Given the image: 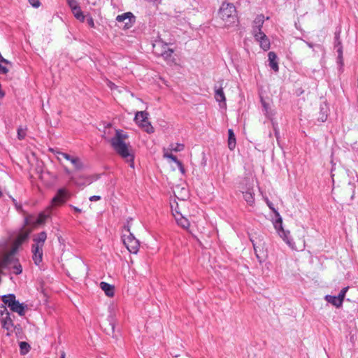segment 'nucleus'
<instances>
[{
	"label": "nucleus",
	"instance_id": "35",
	"mask_svg": "<svg viewBox=\"0 0 358 358\" xmlns=\"http://www.w3.org/2000/svg\"><path fill=\"white\" fill-rule=\"evenodd\" d=\"M20 347L21 350V354L24 355L28 352L29 349V345L26 342H20Z\"/></svg>",
	"mask_w": 358,
	"mask_h": 358
},
{
	"label": "nucleus",
	"instance_id": "41",
	"mask_svg": "<svg viewBox=\"0 0 358 358\" xmlns=\"http://www.w3.org/2000/svg\"><path fill=\"white\" fill-rule=\"evenodd\" d=\"M67 3L71 8V9H73V8H76L78 6V4L76 0H67Z\"/></svg>",
	"mask_w": 358,
	"mask_h": 358
},
{
	"label": "nucleus",
	"instance_id": "19",
	"mask_svg": "<svg viewBox=\"0 0 358 358\" xmlns=\"http://www.w3.org/2000/svg\"><path fill=\"white\" fill-rule=\"evenodd\" d=\"M26 307L27 306L23 303H21L19 302V301L15 300V302H13L10 310L13 312L17 313L20 316H23L25 314Z\"/></svg>",
	"mask_w": 358,
	"mask_h": 358
},
{
	"label": "nucleus",
	"instance_id": "6",
	"mask_svg": "<svg viewBox=\"0 0 358 358\" xmlns=\"http://www.w3.org/2000/svg\"><path fill=\"white\" fill-rule=\"evenodd\" d=\"M134 120L136 124L143 128L148 134L155 131L153 127L148 121V113L145 111H138L136 113Z\"/></svg>",
	"mask_w": 358,
	"mask_h": 358
},
{
	"label": "nucleus",
	"instance_id": "50",
	"mask_svg": "<svg viewBox=\"0 0 358 358\" xmlns=\"http://www.w3.org/2000/svg\"><path fill=\"white\" fill-rule=\"evenodd\" d=\"M305 42H306V43L307 44V45H308L309 48H313L314 45H313V43H309V42H307V41H305Z\"/></svg>",
	"mask_w": 358,
	"mask_h": 358
},
{
	"label": "nucleus",
	"instance_id": "34",
	"mask_svg": "<svg viewBox=\"0 0 358 358\" xmlns=\"http://www.w3.org/2000/svg\"><path fill=\"white\" fill-rule=\"evenodd\" d=\"M108 324L110 327V329L107 331L106 329H105V331H106V334L110 335V334H113L114 333V331H115V324H114V320H113V317H109L108 319Z\"/></svg>",
	"mask_w": 358,
	"mask_h": 358
},
{
	"label": "nucleus",
	"instance_id": "32",
	"mask_svg": "<svg viewBox=\"0 0 358 358\" xmlns=\"http://www.w3.org/2000/svg\"><path fill=\"white\" fill-rule=\"evenodd\" d=\"M327 116L328 114L327 110L324 107L321 106L320 115L317 120L321 122H324L327 120Z\"/></svg>",
	"mask_w": 358,
	"mask_h": 358
},
{
	"label": "nucleus",
	"instance_id": "49",
	"mask_svg": "<svg viewBox=\"0 0 358 358\" xmlns=\"http://www.w3.org/2000/svg\"><path fill=\"white\" fill-rule=\"evenodd\" d=\"M173 206V211L174 213H176V211H178V203L176 202H174V203H171V207Z\"/></svg>",
	"mask_w": 358,
	"mask_h": 358
},
{
	"label": "nucleus",
	"instance_id": "10",
	"mask_svg": "<svg viewBox=\"0 0 358 358\" xmlns=\"http://www.w3.org/2000/svg\"><path fill=\"white\" fill-rule=\"evenodd\" d=\"M3 258H8L9 266L3 267V268H8L13 271L15 275H20L22 272V267L18 259H15L10 255H6Z\"/></svg>",
	"mask_w": 358,
	"mask_h": 358
},
{
	"label": "nucleus",
	"instance_id": "28",
	"mask_svg": "<svg viewBox=\"0 0 358 358\" xmlns=\"http://www.w3.org/2000/svg\"><path fill=\"white\" fill-rule=\"evenodd\" d=\"M15 296L13 294L4 295L2 296V301L4 303L5 305L8 306L10 308L12 306L13 302H15Z\"/></svg>",
	"mask_w": 358,
	"mask_h": 358
},
{
	"label": "nucleus",
	"instance_id": "23",
	"mask_svg": "<svg viewBox=\"0 0 358 358\" xmlns=\"http://www.w3.org/2000/svg\"><path fill=\"white\" fill-rule=\"evenodd\" d=\"M29 235V231H22V232L20 233L14 241V245L16 248L21 245L23 243H24L27 240Z\"/></svg>",
	"mask_w": 358,
	"mask_h": 358
},
{
	"label": "nucleus",
	"instance_id": "53",
	"mask_svg": "<svg viewBox=\"0 0 358 358\" xmlns=\"http://www.w3.org/2000/svg\"><path fill=\"white\" fill-rule=\"evenodd\" d=\"M66 354L64 352H62V354H61V358H66Z\"/></svg>",
	"mask_w": 358,
	"mask_h": 358
},
{
	"label": "nucleus",
	"instance_id": "48",
	"mask_svg": "<svg viewBox=\"0 0 358 358\" xmlns=\"http://www.w3.org/2000/svg\"><path fill=\"white\" fill-rule=\"evenodd\" d=\"M108 86L111 89V90H113V89H115L117 87V86L112 82L110 81H108Z\"/></svg>",
	"mask_w": 358,
	"mask_h": 358
},
{
	"label": "nucleus",
	"instance_id": "39",
	"mask_svg": "<svg viewBox=\"0 0 358 358\" xmlns=\"http://www.w3.org/2000/svg\"><path fill=\"white\" fill-rule=\"evenodd\" d=\"M266 203H267L268 206L269 207V208L271 210H272L275 213V216H276L277 218L281 217V216L280 215L279 213L274 208L273 204L272 202H271L268 199H266Z\"/></svg>",
	"mask_w": 358,
	"mask_h": 358
},
{
	"label": "nucleus",
	"instance_id": "52",
	"mask_svg": "<svg viewBox=\"0 0 358 358\" xmlns=\"http://www.w3.org/2000/svg\"><path fill=\"white\" fill-rule=\"evenodd\" d=\"M64 171H65V173H67L68 175H69V174L71 173L70 170H69L68 168H66V167H65V168H64Z\"/></svg>",
	"mask_w": 358,
	"mask_h": 358
},
{
	"label": "nucleus",
	"instance_id": "26",
	"mask_svg": "<svg viewBox=\"0 0 358 358\" xmlns=\"http://www.w3.org/2000/svg\"><path fill=\"white\" fill-rule=\"evenodd\" d=\"M325 299L328 303H331L337 308L341 307L343 304L342 301L337 296L327 295Z\"/></svg>",
	"mask_w": 358,
	"mask_h": 358
},
{
	"label": "nucleus",
	"instance_id": "30",
	"mask_svg": "<svg viewBox=\"0 0 358 358\" xmlns=\"http://www.w3.org/2000/svg\"><path fill=\"white\" fill-rule=\"evenodd\" d=\"M185 145L182 143H171L169 145L168 150L170 152H180L184 150Z\"/></svg>",
	"mask_w": 358,
	"mask_h": 358
},
{
	"label": "nucleus",
	"instance_id": "16",
	"mask_svg": "<svg viewBox=\"0 0 358 358\" xmlns=\"http://www.w3.org/2000/svg\"><path fill=\"white\" fill-rule=\"evenodd\" d=\"M1 322L2 327L6 329L8 331L6 335L10 336L15 330V326L10 317V315L3 317L2 318H1Z\"/></svg>",
	"mask_w": 358,
	"mask_h": 358
},
{
	"label": "nucleus",
	"instance_id": "18",
	"mask_svg": "<svg viewBox=\"0 0 358 358\" xmlns=\"http://www.w3.org/2000/svg\"><path fill=\"white\" fill-rule=\"evenodd\" d=\"M268 65L275 71H279L278 62L277 55L274 52H269L268 54Z\"/></svg>",
	"mask_w": 358,
	"mask_h": 358
},
{
	"label": "nucleus",
	"instance_id": "2",
	"mask_svg": "<svg viewBox=\"0 0 358 358\" xmlns=\"http://www.w3.org/2000/svg\"><path fill=\"white\" fill-rule=\"evenodd\" d=\"M218 14L225 27L236 26L238 23L236 7L231 3L224 2L219 9Z\"/></svg>",
	"mask_w": 358,
	"mask_h": 358
},
{
	"label": "nucleus",
	"instance_id": "33",
	"mask_svg": "<svg viewBox=\"0 0 358 358\" xmlns=\"http://www.w3.org/2000/svg\"><path fill=\"white\" fill-rule=\"evenodd\" d=\"M17 138L19 140H23L27 134V127H19L17 128Z\"/></svg>",
	"mask_w": 358,
	"mask_h": 358
},
{
	"label": "nucleus",
	"instance_id": "55",
	"mask_svg": "<svg viewBox=\"0 0 358 358\" xmlns=\"http://www.w3.org/2000/svg\"><path fill=\"white\" fill-rule=\"evenodd\" d=\"M278 133L276 131V132H275V135H276V137H277V138H278Z\"/></svg>",
	"mask_w": 358,
	"mask_h": 358
},
{
	"label": "nucleus",
	"instance_id": "25",
	"mask_svg": "<svg viewBox=\"0 0 358 358\" xmlns=\"http://www.w3.org/2000/svg\"><path fill=\"white\" fill-rule=\"evenodd\" d=\"M236 139L233 129L228 130V148L230 150H234L236 148Z\"/></svg>",
	"mask_w": 358,
	"mask_h": 358
},
{
	"label": "nucleus",
	"instance_id": "29",
	"mask_svg": "<svg viewBox=\"0 0 358 358\" xmlns=\"http://www.w3.org/2000/svg\"><path fill=\"white\" fill-rule=\"evenodd\" d=\"M73 14L74 15L75 17L80 22H84L85 20V15H83L80 6L74 7L73 9H71Z\"/></svg>",
	"mask_w": 358,
	"mask_h": 358
},
{
	"label": "nucleus",
	"instance_id": "14",
	"mask_svg": "<svg viewBox=\"0 0 358 358\" xmlns=\"http://www.w3.org/2000/svg\"><path fill=\"white\" fill-rule=\"evenodd\" d=\"M71 180L77 186H85L91 184L92 182L90 176L83 175H80L76 177L72 176L71 177Z\"/></svg>",
	"mask_w": 358,
	"mask_h": 358
},
{
	"label": "nucleus",
	"instance_id": "24",
	"mask_svg": "<svg viewBox=\"0 0 358 358\" xmlns=\"http://www.w3.org/2000/svg\"><path fill=\"white\" fill-rule=\"evenodd\" d=\"M249 238H250V241H251V243L252 244V246H253V248L255 250V254L256 255L257 259H258L259 263H262L264 262V256L262 255V254L260 252H261L260 250H258L259 248V245H257V243L254 240L253 237L250 236Z\"/></svg>",
	"mask_w": 358,
	"mask_h": 358
},
{
	"label": "nucleus",
	"instance_id": "45",
	"mask_svg": "<svg viewBox=\"0 0 358 358\" xmlns=\"http://www.w3.org/2000/svg\"><path fill=\"white\" fill-rule=\"evenodd\" d=\"M101 199V196H97V195H94V196H92L90 197V201H99Z\"/></svg>",
	"mask_w": 358,
	"mask_h": 358
},
{
	"label": "nucleus",
	"instance_id": "22",
	"mask_svg": "<svg viewBox=\"0 0 358 358\" xmlns=\"http://www.w3.org/2000/svg\"><path fill=\"white\" fill-rule=\"evenodd\" d=\"M100 287L103 291H104L105 294L108 296H113L115 294V288L114 286L106 282H101L100 283Z\"/></svg>",
	"mask_w": 358,
	"mask_h": 358
},
{
	"label": "nucleus",
	"instance_id": "4",
	"mask_svg": "<svg viewBox=\"0 0 358 358\" xmlns=\"http://www.w3.org/2000/svg\"><path fill=\"white\" fill-rule=\"evenodd\" d=\"M124 229L125 233L122 236L123 243L129 252L136 254L139 249V241L130 232L129 227L124 226Z\"/></svg>",
	"mask_w": 358,
	"mask_h": 358
},
{
	"label": "nucleus",
	"instance_id": "12",
	"mask_svg": "<svg viewBox=\"0 0 358 358\" xmlns=\"http://www.w3.org/2000/svg\"><path fill=\"white\" fill-rule=\"evenodd\" d=\"M253 36L255 39L259 43L262 49H263L264 51H267L270 49V40L264 32L259 33V34H255Z\"/></svg>",
	"mask_w": 358,
	"mask_h": 358
},
{
	"label": "nucleus",
	"instance_id": "27",
	"mask_svg": "<svg viewBox=\"0 0 358 358\" xmlns=\"http://www.w3.org/2000/svg\"><path fill=\"white\" fill-rule=\"evenodd\" d=\"M173 52L174 50L173 49L168 48L164 52H162L163 54L159 55L158 57H162L167 62L173 61Z\"/></svg>",
	"mask_w": 358,
	"mask_h": 358
},
{
	"label": "nucleus",
	"instance_id": "11",
	"mask_svg": "<svg viewBox=\"0 0 358 358\" xmlns=\"http://www.w3.org/2000/svg\"><path fill=\"white\" fill-rule=\"evenodd\" d=\"M56 153L57 155L62 156L66 160L71 162V163L73 165L74 168L76 170L80 171L83 169V163L78 157H73L67 153L62 152L60 151H57Z\"/></svg>",
	"mask_w": 358,
	"mask_h": 358
},
{
	"label": "nucleus",
	"instance_id": "36",
	"mask_svg": "<svg viewBox=\"0 0 358 358\" xmlns=\"http://www.w3.org/2000/svg\"><path fill=\"white\" fill-rule=\"evenodd\" d=\"M49 217L48 215L45 214L44 213H41L38 215V217L37 218V223L38 224H43L48 217Z\"/></svg>",
	"mask_w": 358,
	"mask_h": 358
},
{
	"label": "nucleus",
	"instance_id": "17",
	"mask_svg": "<svg viewBox=\"0 0 358 358\" xmlns=\"http://www.w3.org/2000/svg\"><path fill=\"white\" fill-rule=\"evenodd\" d=\"M168 48V43L164 42L162 39L157 40L152 45L153 52L157 56L163 54L162 52Z\"/></svg>",
	"mask_w": 358,
	"mask_h": 358
},
{
	"label": "nucleus",
	"instance_id": "13",
	"mask_svg": "<svg viewBox=\"0 0 358 358\" xmlns=\"http://www.w3.org/2000/svg\"><path fill=\"white\" fill-rule=\"evenodd\" d=\"M265 17L262 14L257 15L255 19L253 21L252 24V35L259 34V33H262V31L263 24L264 23Z\"/></svg>",
	"mask_w": 358,
	"mask_h": 358
},
{
	"label": "nucleus",
	"instance_id": "47",
	"mask_svg": "<svg viewBox=\"0 0 358 358\" xmlns=\"http://www.w3.org/2000/svg\"><path fill=\"white\" fill-rule=\"evenodd\" d=\"M146 1H149L150 3H152L155 5H159L162 2V0H146Z\"/></svg>",
	"mask_w": 358,
	"mask_h": 358
},
{
	"label": "nucleus",
	"instance_id": "21",
	"mask_svg": "<svg viewBox=\"0 0 358 358\" xmlns=\"http://www.w3.org/2000/svg\"><path fill=\"white\" fill-rule=\"evenodd\" d=\"M215 99L220 103H222L223 105L226 106V97L222 87H215Z\"/></svg>",
	"mask_w": 358,
	"mask_h": 358
},
{
	"label": "nucleus",
	"instance_id": "46",
	"mask_svg": "<svg viewBox=\"0 0 358 358\" xmlns=\"http://www.w3.org/2000/svg\"><path fill=\"white\" fill-rule=\"evenodd\" d=\"M69 206L76 212V213H81L82 212V210L80 209L79 208L76 207V206H74L73 205H69Z\"/></svg>",
	"mask_w": 358,
	"mask_h": 358
},
{
	"label": "nucleus",
	"instance_id": "15",
	"mask_svg": "<svg viewBox=\"0 0 358 358\" xmlns=\"http://www.w3.org/2000/svg\"><path fill=\"white\" fill-rule=\"evenodd\" d=\"M171 211L178 224L183 229H188L190 225L189 220L183 217L179 211H176V213H174L173 206H171Z\"/></svg>",
	"mask_w": 358,
	"mask_h": 358
},
{
	"label": "nucleus",
	"instance_id": "1",
	"mask_svg": "<svg viewBox=\"0 0 358 358\" xmlns=\"http://www.w3.org/2000/svg\"><path fill=\"white\" fill-rule=\"evenodd\" d=\"M127 137L128 136L122 130H116L115 136L111 138L110 142L114 151L128 163L131 168L134 169L135 153L131 145L124 141Z\"/></svg>",
	"mask_w": 358,
	"mask_h": 358
},
{
	"label": "nucleus",
	"instance_id": "31",
	"mask_svg": "<svg viewBox=\"0 0 358 358\" xmlns=\"http://www.w3.org/2000/svg\"><path fill=\"white\" fill-rule=\"evenodd\" d=\"M164 157L170 159L171 161H173L176 164H177L178 162H180V160H178L175 155H173L171 152H169V150H168V148L164 149Z\"/></svg>",
	"mask_w": 358,
	"mask_h": 358
},
{
	"label": "nucleus",
	"instance_id": "7",
	"mask_svg": "<svg viewBox=\"0 0 358 358\" xmlns=\"http://www.w3.org/2000/svg\"><path fill=\"white\" fill-rule=\"evenodd\" d=\"M71 196V192L65 188H59L55 196L52 199V206H59L64 204Z\"/></svg>",
	"mask_w": 358,
	"mask_h": 358
},
{
	"label": "nucleus",
	"instance_id": "3",
	"mask_svg": "<svg viewBox=\"0 0 358 358\" xmlns=\"http://www.w3.org/2000/svg\"><path fill=\"white\" fill-rule=\"evenodd\" d=\"M47 239L45 231H41L35 234L33 237L34 243L31 245L32 259L36 266H39L43 262V247Z\"/></svg>",
	"mask_w": 358,
	"mask_h": 358
},
{
	"label": "nucleus",
	"instance_id": "43",
	"mask_svg": "<svg viewBox=\"0 0 358 358\" xmlns=\"http://www.w3.org/2000/svg\"><path fill=\"white\" fill-rule=\"evenodd\" d=\"M2 63L3 62H0V73L6 74L8 72V69L6 66L2 65Z\"/></svg>",
	"mask_w": 358,
	"mask_h": 358
},
{
	"label": "nucleus",
	"instance_id": "37",
	"mask_svg": "<svg viewBox=\"0 0 358 358\" xmlns=\"http://www.w3.org/2000/svg\"><path fill=\"white\" fill-rule=\"evenodd\" d=\"M9 315H10V313L8 312L6 306L2 305L0 306V317L2 318L3 317Z\"/></svg>",
	"mask_w": 358,
	"mask_h": 358
},
{
	"label": "nucleus",
	"instance_id": "9",
	"mask_svg": "<svg viewBox=\"0 0 358 358\" xmlns=\"http://www.w3.org/2000/svg\"><path fill=\"white\" fill-rule=\"evenodd\" d=\"M116 21L120 23H124V27L126 29H129L131 27L133 24L134 23L135 16L131 12L124 13L121 15H118L116 17Z\"/></svg>",
	"mask_w": 358,
	"mask_h": 358
},
{
	"label": "nucleus",
	"instance_id": "42",
	"mask_svg": "<svg viewBox=\"0 0 358 358\" xmlns=\"http://www.w3.org/2000/svg\"><path fill=\"white\" fill-rule=\"evenodd\" d=\"M176 164H177V166H178V169L180 170V173L182 174H185V169L184 168L182 163L180 161Z\"/></svg>",
	"mask_w": 358,
	"mask_h": 358
},
{
	"label": "nucleus",
	"instance_id": "51",
	"mask_svg": "<svg viewBox=\"0 0 358 358\" xmlns=\"http://www.w3.org/2000/svg\"><path fill=\"white\" fill-rule=\"evenodd\" d=\"M262 105H263V107L264 108V109H265L266 110H267V108H268V104H267L266 102L263 101V102H262Z\"/></svg>",
	"mask_w": 358,
	"mask_h": 358
},
{
	"label": "nucleus",
	"instance_id": "8",
	"mask_svg": "<svg viewBox=\"0 0 358 358\" xmlns=\"http://www.w3.org/2000/svg\"><path fill=\"white\" fill-rule=\"evenodd\" d=\"M341 30L336 31L334 34V48L338 53V63L341 66L343 65V45L340 38Z\"/></svg>",
	"mask_w": 358,
	"mask_h": 358
},
{
	"label": "nucleus",
	"instance_id": "40",
	"mask_svg": "<svg viewBox=\"0 0 358 358\" xmlns=\"http://www.w3.org/2000/svg\"><path fill=\"white\" fill-rule=\"evenodd\" d=\"M29 2L34 8H38L41 5L39 0H29Z\"/></svg>",
	"mask_w": 358,
	"mask_h": 358
},
{
	"label": "nucleus",
	"instance_id": "5",
	"mask_svg": "<svg viewBox=\"0 0 358 358\" xmlns=\"http://www.w3.org/2000/svg\"><path fill=\"white\" fill-rule=\"evenodd\" d=\"M274 227L280 236L289 245V247L292 249H296L295 243L290 236L289 231H286L282 227V217L276 218L275 222H274Z\"/></svg>",
	"mask_w": 358,
	"mask_h": 358
},
{
	"label": "nucleus",
	"instance_id": "20",
	"mask_svg": "<svg viewBox=\"0 0 358 358\" xmlns=\"http://www.w3.org/2000/svg\"><path fill=\"white\" fill-rule=\"evenodd\" d=\"M243 198L250 206H252L255 203V193L252 188H248L245 191H243Z\"/></svg>",
	"mask_w": 358,
	"mask_h": 358
},
{
	"label": "nucleus",
	"instance_id": "38",
	"mask_svg": "<svg viewBox=\"0 0 358 358\" xmlns=\"http://www.w3.org/2000/svg\"><path fill=\"white\" fill-rule=\"evenodd\" d=\"M349 289V287H343L339 292L338 295L337 296L339 299H341V301H342V303L343 302V300H344V298H345V296L346 294V292H348Z\"/></svg>",
	"mask_w": 358,
	"mask_h": 358
},
{
	"label": "nucleus",
	"instance_id": "44",
	"mask_svg": "<svg viewBox=\"0 0 358 358\" xmlns=\"http://www.w3.org/2000/svg\"><path fill=\"white\" fill-rule=\"evenodd\" d=\"M87 22L90 27H94V20L92 17H90L89 18L87 19Z\"/></svg>",
	"mask_w": 358,
	"mask_h": 358
},
{
	"label": "nucleus",
	"instance_id": "54",
	"mask_svg": "<svg viewBox=\"0 0 358 358\" xmlns=\"http://www.w3.org/2000/svg\"><path fill=\"white\" fill-rule=\"evenodd\" d=\"M182 190H183V191L187 192V190L185 188H182Z\"/></svg>",
	"mask_w": 358,
	"mask_h": 358
}]
</instances>
